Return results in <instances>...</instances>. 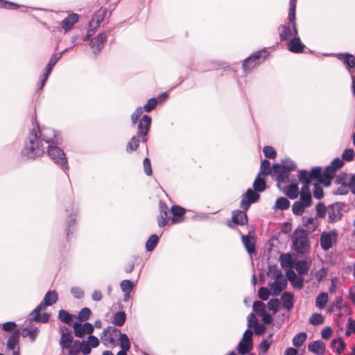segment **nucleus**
<instances>
[{"label": "nucleus", "instance_id": "51", "mask_svg": "<svg viewBox=\"0 0 355 355\" xmlns=\"http://www.w3.org/2000/svg\"><path fill=\"white\" fill-rule=\"evenodd\" d=\"M300 203L304 205L307 208H309L313 205V196L308 195H299V199L297 200Z\"/></svg>", "mask_w": 355, "mask_h": 355}, {"label": "nucleus", "instance_id": "28", "mask_svg": "<svg viewBox=\"0 0 355 355\" xmlns=\"http://www.w3.org/2000/svg\"><path fill=\"white\" fill-rule=\"evenodd\" d=\"M253 348V341L241 339L236 349L239 354L245 355L248 354Z\"/></svg>", "mask_w": 355, "mask_h": 355}, {"label": "nucleus", "instance_id": "41", "mask_svg": "<svg viewBox=\"0 0 355 355\" xmlns=\"http://www.w3.org/2000/svg\"><path fill=\"white\" fill-rule=\"evenodd\" d=\"M126 320V315L124 311H120L114 314L112 323L117 327L124 324Z\"/></svg>", "mask_w": 355, "mask_h": 355}, {"label": "nucleus", "instance_id": "64", "mask_svg": "<svg viewBox=\"0 0 355 355\" xmlns=\"http://www.w3.org/2000/svg\"><path fill=\"white\" fill-rule=\"evenodd\" d=\"M73 331L76 337L83 338L85 336L84 329L83 324L79 322H75L73 324Z\"/></svg>", "mask_w": 355, "mask_h": 355}, {"label": "nucleus", "instance_id": "22", "mask_svg": "<svg viewBox=\"0 0 355 355\" xmlns=\"http://www.w3.org/2000/svg\"><path fill=\"white\" fill-rule=\"evenodd\" d=\"M318 220L312 216H304L302 217V226L304 227L308 233L315 232L319 226Z\"/></svg>", "mask_w": 355, "mask_h": 355}, {"label": "nucleus", "instance_id": "48", "mask_svg": "<svg viewBox=\"0 0 355 355\" xmlns=\"http://www.w3.org/2000/svg\"><path fill=\"white\" fill-rule=\"evenodd\" d=\"M119 336L121 349L129 351L130 349V343L128 336L125 334H122L121 331Z\"/></svg>", "mask_w": 355, "mask_h": 355}, {"label": "nucleus", "instance_id": "53", "mask_svg": "<svg viewBox=\"0 0 355 355\" xmlns=\"http://www.w3.org/2000/svg\"><path fill=\"white\" fill-rule=\"evenodd\" d=\"M350 191L348 184H342L336 190L333 191L334 195L336 196H345Z\"/></svg>", "mask_w": 355, "mask_h": 355}, {"label": "nucleus", "instance_id": "3", "mask_svg": "<svg viewBox=\"0 0 355 355\" xmlns=\"http://www.w3.org/2000/svg\"><path fill=\"white\" fill-rule=\"evenodd\" d=\"M44 153V147L37 132L33 128L29 132L26 142L21 150V156L34 159Z\"/></svg>", "mask_w": 355, "mask_h": 355}, {"label": "nucleus", "instance_id": "27", "mask_svg": "<svg viewBox=\"0 0 355 355\" xmlns=\"http://www.w3.org/2000/svg\"><path fill=\"white\" fill-rule=\"evenodd\" d=\"M299 183L300 181H298V178H295L294 175H290V200H295L297 198L300 194V191L298 187Z\"/></svg>", "mask_w": 355, "mask_h": 355}, {"label": "nucleus", "instance_id": "59", "mask_svg": "<svg viewBox=\"0 0 355 355\" xmlns=\"http://www.w3.org/2000/svg\"><path fill=\"white\" fill-rule=\"evenodd\" d=\"M281 40L288 41V26L286 24L282 25L278 28Z\"/></svg>", "mask_w": 355, "mask_h": 355}, {"label": "nucleus", "instance_id": "7", "mask_svg": "<svg viewBox=\"0 0 355 355\" xmlns=\"http://www.w3.org/2000/svg\"><path fill=\"white\" fill-rule=\"evenodd\" d=\"M269 55L268 51L266 49L258 51L248 58L244 60L243 62V69L245 73H250L251 71L263 62Z\"/></svg>", "mask_w": 355, "mask_h": 355}, {"label": "nucleus", "instance_id": "4", "mask_svg": "<svg viewBox=\"0 0 355 355\" xmlns=\"http://www.w3.org/2000/svg\"><path fill=\"white\" fill-rule=\"evenodd\" d=\"M151 122L152 119L149 115L145 114L142 116L138 124L137 135L132 137L126 146L128 153L136 150L140 141L146 145Z\"/></svg>", "mask_w": 355, "mask_h": 355}, {"label": "nucleus", "instance_id": "61", "mask_svg": "<svg viewBox=\"0 0 355 355\" xmlns=\"http://www.w3.org/2000/svg\"><path fill=\"white\" fill-rule=\"evenodd\" d=\"M333 331V328L331 326L324 327L320 331L322 338L325 340H329L331 336Z\"/></svg>", "mask_w": 355, "mask_h": 355}, {"label": "nucleus", "instance_id": "60", "mask_svg": "<svg viewBox=\"0 0 355 355\" xmlns=\"http://www.w3.org/2000/svg\"><path fill=\"white\" fill-rule=\"evenodd\" d=\"M90 315L91 310L87 307H85L80 311L78 318L80 321L85 322L89 318Z\"/></svg>", "mask_w": 355, "mask_h": 355}, {"label": "nucleus", "instance_id": "14", "mask_svg": "<svg viewBox=\"0 0 355 355\" xmlns=\"http://www.w3.org/2000/svg\"><path fill=\"white\" fill-rule=\"evenodd\" d=\"M296 253H290V269L295 268L299 275H306L308 273V261L310 257L300 259Z\"/></svg>", "mask_w": 355, "mask_h": 355}, {"label": "nucleus", "instance_id": "33", "mask_svg": "<svg viewBox=\"0 0 355 355\" xmlns=\"http://www.w3.org/2000/svg\"><path fill=\"white\" fill-rule=\"evenodd\" d=\"M68 49H66L62 52L55 53L51 56L50 60L46 66V72L44 73H48V75L49 76L53 67L55 65L57 62L62 58V55L68 51Z\"/></svg>", "mask_w": 355, "mask_h": 355}, {"label": "nucleus", "instance_id": "36", "mask_svg": "<svg viewBox=\"0 0 355 355\" xmlns=\"http://www.w3.org/2000/svg\"><path fill=\"white\" fill-rule=\"evenodd\" d=\"M38 333V328L35 327H25L22 329L21 336L24 338L28 337L30 340L33 342L35 340Z\"/></svg>", "mask_w": 355, "mask_h": 355}, {"label": "nucleus", "instance_id": "15", "mask_svg": "<svg viewBox=\"0 0 355 355\" xmlns=\"http://www.w3.org/2000/svg\"><path fill=\"white\" fill-rule=\"evenodd\" d=\"M48 306L46 303L42 301L41 302L35 309H34L32 312L29 314L28 320L32 322H36L39 323H46L49 322L50 318V314L48 313H43L40 314L42 311H44Z\"/></svg>", "mask_w": 355, "mask_h": 355}, {"label": "nucleus", "instance_id": "13", "mask_svg": "<svg viewBox=\"0 0 355 355\" xmlns=\"http://www.w3.org/2000/svg\"><path fill=\"white\" fill-rule=\"evenodd\" d=\"M298 173L309 180L313 184L322 183L324 178V171L321 166H312L309 171L304 168L300 169Z\"/></svg>", "mask_w": 355, "mask_h": 355}, {"label": "nucleus", "instance_id": "63", "mask_svg": "<svg viewBox=\"0 0 355 355\" xmlns=\"http://www.w3.org/2000/svg\"><path fill=\"white\" fill-rule=\"evenodd\" d=\"M70 292L74 298L78 299V300L82 299L85 295V293H84L83 290L80 287H78V286L71 287Z\"/></svg>", "mask_w": 355, "mask_h": 355}, {"label": "nucleus", "instance_id": "62", "mask_svg": "<svg viewBox=\"0 0 355 355\" xmlns=\"http://www.w3.org/2000/svg\"><path fill=\"white\" fill-rule=\"evenodd\" d=\"M281 305V301L277 298L270 299L268 302V308L270 311L274 312L277 311L279 306Z\"/></svg>", "mask_w": 355, "mask_h": 355}, {"label": "nucleus", "instance_id": "18", "mask_svg": "<svg viewBox=\"0 0 355 355\" xmlns=\"http://www.w3.org/2000/svg\"><path fill=\"white\" fill-rule=\"evenodd\" d=\"M304 275L297 274L293 269H290V284L293 289L301 290L304 286V283L308 282Z\"/></svg>", "mask_w": 355, "mask_h": 355}, {"label": "nucleus", "instance_id": "54", "mask_svg": "<svg viewBox=\"0 0 355 355\" xmlns=\"http://www.w3.org/2000/svg\"><path fill=\"white\" fill-rule=\"evenodd\" d=\"M58 319L64 323H69L72 320V315L70 314L68 311L61 309L58 313Z\"/></svg>", "mask_w": 355, "mask_h": 355}, {"label": "nucleus", "instance_id": "38", "mask_svg": "<svg viewBox=\"0 0 355 355\" xmlns=\"http://www.w3.org/2000/svg\"><path fill=\"white\" fill-rule=\"evenodd\" d=\"M257 174L254 182L253 188L257 192H263L266 188V180Z\"/></svg>", "mask_w": 355, "mask_h": 355}, {"label": "nucleus", "instance_id": "25", "mask_svg": "<svg viewBox=\"0 0 355 355\" xmlns=\"http://www.w3.org/2000/svg\"><path fill=\"white\" fill-rule=\"evenodd\" d=\"M20 331L19 329L13 331L6 343V347L9 350H15L19 347Z\"/></svg>", "mask_w": 355, "mask_h": 355}, {"label": "nucleus", "instance_id": "42", "mask_svg": "<svg viewBox=\"0 0 355 355\" xmlns=\"http://www.w3.org/2000/svg\"><path fill=\"white\" fill-rule=\"evenodd\" d=\"M76 211H73L67 220V237L69 239L70 234L73 233V225L75 224Z\"/></svg>", "mask_w": 355, "mask_h": 355}, {"label": "nucleus", "instance_id": "55", "mask_svg": "<svg viewBox=\"0 0 355 355\" xmlns=\"http://www.w3.org/2000/svg\"><path fill=\"white\" fill-rule=\"evenodd\" d=\"M120 286L123 293H131L135 284L132 281L129 279H125L121 282Z\"/></svg>", "mask_w": 355, "mask_h": 355}, {"label": "nucleus", "instance_id": "6", "mask_svg": "<svg viewBox=\"0 0 355 355\" xmlns=\"http://www.w3.org/2000/svg\"><path fill=\"white\" fill-rule=\"evenodd\" d=\"M33 128L37 132L40 139L49 144L60 145L62 142V138L60 132L49 127H42L40 128L36 123L35 119L32 121Z\"/></svg>", "mask_w": 355, "mask_h": 355}, {"label": "nucleus", "instance_id": "46", "mask_svg": "<svg viewBox=\"0 0 355 355\" xmlns=\"http://www.w3.org/2000/svg\"><path fill=\"white\" fill-rule=\"evenodd\" d=\"M321 183L313 184V197L316 200H320L324 197V189L320 185Z\"/></svg>", "mask_w": 355, "mask_h": 355}, {"label": "nucleus", "instance_id": "56", "mask_svg": "<svg viewBox=\"0 0 355 355\" xmlns=\"http://www.w3.org/2000/svg\"><path fill=\"white\" fill-rule=\"evenodd\" d=\"M264 156L267 159H275L277 157V152L275 149L270 146H266L263 148Z\"/></svg>", "mask_w": 355, "mask_h": 355}, {"label": "nucleus", "instance_id": "5", "mask_svg": "<svg viewBox=\"0 0 355 355\" xmlns=\"http://www.w3.org/2000/svg\"><path fill=\"white\" fill-rule=\"evenodd\" d=\"M276 181L277 188L288 197V158H284L280 163L273 164V172L271 175Z\"/></svg>", "mask_w": 355, "mask_h": 355}, {"label": "nucleus", "instance_id": "40", "mask_svg": "<svg viewBox=\"0 0 355 355\" xmlns=\"http://www.w3.org/2000/svg\"><path fill=\"white\" fill-rule=\"evenodd\" d=\"M297 0H290V26H297L296 8Z\"/></svg>", "mask_w": 355, "mask_h": 355}, {"label": "nucleus", "instance_id": "12", "mask_svg": "<svg viewBox=\"0 0 355 355\" xmlns=\"http://www.w3.org/2000/svg\"><path fill=\"white\" fill-rule=\"evenodd\" d=\"M346 207L345 202H334L328 205V223L329 224L336 223L343 217V209Z\"/></svg>", "mask_w": 355, "mask_h": 355}, {"label": "nucleus", "instance_id": "17", "mask_svg": "<svg viewBox=\"0 0 355 355\" xmlns=\"http://www.w3.org/2000/svg\"><path fill=\"white\" fill-rule=\"evenodd\" d=\"M120 330L115 327L109 326L105 328L101 336V340L105 345L115 343V338L120 334Z\"/></svg>", "mask_w": 355, "mask_h": 355}, {"label": "nucleus", "instance_id": "49", "mask_svg": "<svg viewBox=\"0 0 355 355\" xmlns=\"http://www.w3.org/2000/svg\"><path fill=\"white\" fill-rule=\"evenodd\" d=\"M355 157V151L352 148H345L341 155V158L344 162H352Z\"/></svg>", "mask_w": 355, "mask_h": 355}, {"label": "nucleus", "instance_id": "11", "mask_svg": "<svg viewBox=\"0 0 355 355\" xmlns=\"http://www.w3.org/2000/svg\"><path fill=\"white\" fill-rule=\"evenodd\" d=\"M324 56H334L338 60L342 62L343 65L345 67L346 69L350 74H354L355 70V55L349 53V52H343V53H322Z\"/></svg>", "mask_w": 355, "mask_h": 355}, {"label": "nucleus", "instance_id": "45", "mask_svg": "<svg viewBox=\"0 0 355 355\" xmlns=\"http://www.w3.org/2000/svg\"><path fill=\"white\" fill-rule=\"evenodd\" d=\"M324 322V317L319 313H313L309 319V322L314 326L323 324Z\"/></svg>", "mask_w": 355, "mask_h": 355}, {"label": "nucleus", "instance_id": "57", "mask_svg": "<svg viewBox=\"0 0 355 355\" xmlns=\"http://www.w3.org/2000/svg\"><path fill=\"white\" fill-rule=\"evenodd\" d=\"M253 311L260 315L266 312V306L263 302L261 301H256L253 303Z\"/></svg>", "mask_w": 355, "mask_h": 355}, {"label": "nucleus", "instance_id": "44", "mask_svg": "<svg viewBox=\"0 0 355 355\" xmlns=\"http://www.w3.org/2000/svg\"><path fill=\"white\" fill-rule=\"evenodd\" d=\"M58 300V293L56 291H48L44 297L43 301L47 304L48 306H51L54 304Z\"/></svg>", "mask_w": 355, "mask_h": 355}, {"label": "nucleus", "instance_id": "1", "mask_svg": "<svg viewBox=\"0 0 355 355\" xmlns=\"http://www.w3.org/2000/svg\"><path fill=\"white\" fill-rule=\"evenodd\" d=\"M279 260L281 266L284 270L286 278L277 266H270L267 272L268 277L275 278V281L270 285L272 295H277L281 293L286 287L288 279V252L282 254Z\"/></svg>", "mask_w": 355, "mask_h": 355}, {"label": "nucleus", "instance_id": "30", "mask_svg": "<svg viewBox=\"0 0 355 355\" xmlns=\"http://www.w3.org/2000/svg\"><path fill=\"white\" fill-rule=\"evenodd\" d=\"M315 215L314 217L316 219H324L328 214V206H326L325 203L322 201H320L315 204Z\"/></svg>", "mask_w": 355, "mask_h": 355}, {"label": "nucleus", "instance_id": "50", "mask_svg": "<svg viewBox=\"0 0 355 355\" xmlns=\"http://www.w3.org/2000/svg\"><path fill=\"white\" fill-rule=\"evenodd\" d=\"M307 209L304 205L300 203L298 201H295L292 205L293 214L297 216H302L304 210Z\"/></svg>", "mask_w": 355, "mask_h": 355}, {"label": "nucleus", "instance_id": "39", "mask_svg": "<svg viewBox=\"0 0 355 355\" xmlns=\"http://www.w3.org/2000/svg\"><path fill=\"white\" fill-rule=\"evenodd\" d=\"M106 15L107 9L101 8L94 13L91 20L95 21V26H99L104 21Z\"/></svg>", "mask_w": 355, "mask_h": 355}, {"label": "nucleus", "instance_id": "29", "mask_svg": "<svg viewBox=\"0 0 355 355\" xmlns=\"http://www.w3.org/2000/svg\"><path fill=\"white\" fill-rule=\"evenodd\" d=\"M246 211L241 210H236L232 213V221L236 224L240 225H243L248 222V216L245 213Z\"/></svg>", "mask_w": 355, "mask_h": 355}, {"label": "nucleus", "instance_id": "34", "mask_svg": "<svg viewBox=\"0 0 355 355\" xmlns=\"http://www.w3.org/2000/svg\"><path fill=\"white\" fill-rule=\"evenodd\" d=\"M273 172V165L270 166V162L267 159L261 160L260 169L258 173L259 175L267 176L272 175Z\"/></svg>", "mask_w": 355, "mask_h": 355}, {"label": "nucleus", "instance_id": "21", "mask_svg": "<svg viewBox=\"0 0 355 355\" xmlns=\"http://www.w3.org/2000/svg\"><path fill=\"white\" fill-rule=\"evenodd\" d=\"M106 41V35L104 33H98L94 38L91 40L90 46L94 53L97 55L103 48L104 42Z\"/></svg>", "mask_w": 355, "mask_h": 355}, {"label": "nucleus", "instance_id": "35", "mask_svg": "<svg viewBox=\"0 0 355 355\" xmlns=\"http://www.w3.org/2000/svg\"><path fill=\"white\" fill-rule=\"evenodd\" d=\"M328 300V294L325 292H320L315 298V306L320 310L323 309L327 306Z\"/></svg>", "mask_w": 355, "mask_h": 355}, {"label": "nucleus", "instance_id": "19", "mask_svg": "<svg viewBox=\"0 0 355 355\" xmlns=\"http://www.w3.org/2000/svg\"><path fill=\"white\" fill-rule=\"evenodd\" d=\"M159 214L157 217V224L159 227H164L168 224V220L169 219L168 216V207L162 200L159 202Z\"/></svg>", "mask_w": 355, "mask_h": 355}, {"label": "nucleus", "instance_id": "58", "mask_svg": "<svg viewBox=\"0 0 355 355\" xmlns=\"http://www.w3.org/2000/svg\"><path fill=\"white\" fill-rule=\"evenodd\" d=\"M71 345L67 349L69 355H78L80 353V343L78 340L73 341Z\"/></svg>", "mask_w": 355, "mask_h": 355}, {"label": "nucleus", "instance_id": "32", "mask_svg": "<svg viewBox=\"0 0 355 355\" xmlns=\"http://www.w3.org/2000/svg\"><path fill=\"white\" fill-rule=\"evenodd\" d=\"M78 15L76 13H72L69 15L67 17H66L62 21V28L64 29L66 31L70 30L73 25L78 21Z\"/></svg>", "mask_w": 355, "mask_h": 355}, {"label": "nucleus", "instance_id": "43", "mask_svg": "<svg viewBox=\"0 0 355 355\" xmlns=\"http://www.w3.org/2000/svg\"><path fill=\"white\" fill-rule=\"evenodd\" d=\"M273 210L277 211V209L279 210H286L288 209V199L280 197L278 198L275 202V204L273 207Z\"/></svg>", "mask_w": 355, "mask_h": 355}, {"label": "nucleus", "instance_id": "47", "mask_svg": "<svg viewBox=\"0 0 355 355\" xmlns=\"http://www.w3.org/2000/svg\"><path fill=\"white\" fill-rule=\"evenodd\" d=\"M159 237L156 234H152L146 243V249L148 252L153 251L157 246Z\"/></svg>", "mask_w": 355, "mask_h": 355}, {"label": "nucleus", "instance_id": "24", "mask_svg": "<svg viewBox=\"0 0 355 355\" xmlns=\"http://www.w3.org/2000/svg\"><path fill=\"white\" fill-rule=\"evenodd\" d=\"M186 210L178 205L171 207V212L172 214L171 221L173 223H180L184 220V214Z\"/></svg>", "mask_w": 355, "mask_h": 355}, {"label": "nucleus", "instance_id": "8", "mask_svg": "<svg viewBox=\"0 0 355 355\" xmlns=\"http://www.w3.org/2000/svg\"><path fill=\"white\" fill-rule=\"evenodd\" d=\"M47 153L55 164L60 166L64 170L69 168L65 153L58 145L49 144L47 148Z\"/></svg>", "mask_w": 355, "mask_h": 355}, {"label": "nucleus", "instance_id": "31", "mask_svg": "<svg viewBox=\"0 0 355 355\" xmlns=\"http://www.w3.org/2000/svg\"><path fill=\"white\" fill-rule=\"evenodd\" d=\"M298 181L302 184V188L300 190V194L312 196L310 187L313 185V183L309 180L306 179L303 175L298 174Z\"/></svg>", "mask_w": 355, "mask_h": 355}, {"label": "nucleus", "instance_id": "10", "mask_svg": "<svg viewBox=\"0 0 355 355\" xmlns=\"http://www.w3.org/2000/svg\"><path fill=\"white\" fill-rule=\"evenodd\" d=\"M306 49V45L302 42L297 26H290V52L302 54Z\"/></svg>", "mask_w": 355, "mask_h": 355}, {"label": "nucleus", "instance_id": "2", "mask_svg": "<svg viewBox=\"0 0 355 355\" xmlns=\"http://www.w3.org/2000/svg\"><path fill=\"white\" fill-rule=\"evenodd\" d=\"M306 230L299 225L290 235L291 240V248L293 252L290 253H296L300 255L309 254L311 251V242L309 235Z\"/></svg>", "mask_w": 355, "mask_h": 355}, {"label": "nucleus", "instance_id": "9", "mask_svg": "<svg viewBox=\"0 0 355 355\" xmlns=\"http://www.w3.org/2000/svg\"><path fill=\"white\" fill-rule=\"evenodd\" d=\"M339 239V233L336 229L323 231L320 234V243L322 250L328 251L335 246Z\"/></svg>", "mask_w": 355, "mask_h": 355}, {"label": "nucleus", "instance_id": "52", "mask_svg": "<svg viewBox=\"0 0 355 355\" xmlns=\"http://www.w3.org/2000/svg\"><path fill=\"white\" fill-rule=\"evenodd\" d=\"M278 239L286 240L288 239V222L286 221L283 224V227L277 234Z\"/></svg>", "mask_w": 355, "mask_h": 355}, {"label": "nucleus", "instance_id": "26", "mask_svg": "<svg viewBox=\"0 0 355 355\" xmlns=\"http://www.w3.org/2000/svg\"><path fill=\"white\" fill-rule=\"evenodd\" d=\"M242 243L250 255L257 254L255 249V241L253 238H251L249 235L241 234Z\"/></svg>", "mask_w": 355, "mask_h": 355}, {"label": "nucleus", "instance_id": "16", "mask_svg": "<svg viewBox=\"0 0 355 355\" xmlns=\"http://www.w3.org/2000/svg\"><path fill=\"white\" fill-rule=\"evenodd\" d=\"M260 198L259 192L254 189H248L244 195H243L241 200L240 202V207L247 211L252 203L256 202Z\"/></svg>", "mask_w": 355, "mask_h": 355}, {"label": "nucleus", "instance_id": "20", "mask_svg": "<svg viewBox=\"0 0 355 355\" xmlns=\"http://www.w3.org/2000/svg\"><path fill=\"white\" fill-rule=\"evenodd\" d=\"M307 349L315 355H323L326 351V345L322 340H313L308 344Z\"/></svg>", "mask_w": 355, "mask_h": 355}, {"label": "nucleus", "instance_id": "23", "mask_svg": "<svg viewBox=\"0 0 355 355\" xmlns=\"http://www.w3.org/2000/svg\"><path fill=\"white\" fill-rule=\"evenodd\" d=\"M62 334L59 341V345L62 349H67L71 345L73 339L69 329L63 327L60 329Z\"/></svg>", "mask_w": 355, "mask_h": 355}, {"label": "nucleus", "instance_id": "37", "mask_svg": "<svg viewBox=\"0 0 355 355\" xmlns=\"http://www.w3.org/2000/svg\"><path fill=\"white\" fill-rule=\"evenodd\" d=\"M307 338V334L306 331H300L295 334L293 339L292 343L295 347H301Z\"/></svg>", "mask_w": 355, "mask_h": 355}]
</instances>
